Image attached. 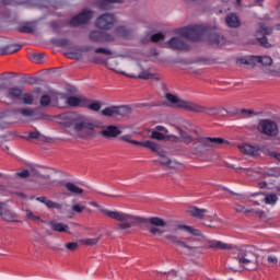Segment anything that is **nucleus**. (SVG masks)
<instances>
[{
    "mask_svg": "<svg viewBox=\"0 0 280 280\" xmlns=\"http://www.w3.org/2000/svg\"><path fill=\"white\" fill-rule=\"evenodd\" d=\"M177 131L179 135V141L182 143H194V141H197V143H200L201 148L205 150H218L220 145H229V141L223 138H215V137H199V138H192L191 135H189L187 131L183 130V128L177 127Z\"/></svg>",
    "mask_w": 280,
    "mask_h": 280,
    "instance_id": "7ed1b4c3",
    "label": "nucleus"
},
{
    "mask_svg": "<svg viewBox=\"0 0 280 280\" xmlns=\"http://www.w3.org/2000/svg\"><path fill=\"white\" fill-rule=\"evenodd\" d=\"M7 97L9 100H21V96L23 95V89L22 88H9L7 90Z\"/></svg>",
    "mask_w": 280,
    "mask_h": 280,
    "instance_id": "a878e982",
    "label": "nucleus"
},
{
    "mask_svg": "<svg viewBox=\"0 0 280 280\" xmlns=\"http://www.w3.org/2000/svg\"><path fill=\"white\" fill-rule=\"evenodd\" d=\"M167 102L173 104L175 108H183L184 110H189L190 113H205L206 115H210V117H215L218 115H221L222 117H226V115H230V117H233L235 115H240V113H246V109H234L232 112L226 110L224 107L220 106H205L200 105L190 101H185L178 98V96L167 93L165 95Z\"/></svg>",
    "mask_w": 280,
    "mask_h": 280,
    "instance_id": "f03ea898",
    "label": "nucleus"
},
{
    "mask_svg": "<svg viewBox=\"0 0 280 280\" xmlns=\"http://www.w3.org/2000/svg\"><path fill=\"white\" fill-rule=\"evenodd\" d=\"M68 106H72V107H78L80 106L81 108H84V106H86L89 104V98L79 95V96H69L66 100Z\"/></svg>",
    "mask_w": 280,
    "mask_h": 280,
    "instance_id": "f3484780",
    "label": "nucleus"
},
{
    "mask_svg": "<svg viewBox=\"0 0 280 280\" xmlns=\"http://www.w3.org/2000/svg\"><path fill=\"white\" fill-rule=\"evenodd\" d=\"M209 28L205 25H191L179 30L180 36L188 40H200Z\"/></svg>",
    "mask_w": 280,
    "mask_h": 280,
    "instance_id": "423d86ee",
    "label": "nucleus"
},
{
    "mask_svg": "<svg viewBox=\"0 0 280 280\" xmlns=\"http://www.w3.org/2000/svg\"><path fill=\"white\" fill-rule=\"evenodd\" d=\"M259 66L262 73L267 75H280V67L272 66V59L270 56H259Z\"/></svg>",
    "mask_w": 280,
    "mask_h": 280,
    "instance_id": "1a4fd4ad",
    "label": "nucleus"
},
{
    "mask_svg": "<svg viewBox=\"0 0 280 280\" xmlns=\"http://www.w3.org/2000/svg\"><path fill=\"white\" fill-rule=\"evenodd\" d=\"M85 209L86 206L82 203H75L74 206H72V211H74V213H82V211H84Z\"/></svg>",
    "mask_w": 280,
    "mask_h": 280,
    "instance_id": "6e6d98bb",
    "label": "nucleus"
},
{
    "mask_svg": "<svg viewBox=\"0 0 280 280\" xmlns=\"http://www.w3.org/2000/svg\"><path fill=\"white\" fill-rule=\"evenodd\" d=\"M31 176H36L37 178H44V180H51L49 175H42L36 168L31 170Z\"/></svg>",
    "mask_w": 280,
    "mask_h": 280,
    "instance_id": "8fccbe9b",
    "label": "nucleus"
},
{
    "mask_svg": "<svg viewBox=\"0 0 280 280\" xmlns=\"http://www.w3.org/2000/svg\"><path fill=\"white\" fill-rule=\"evenodd\" d=\"M165 38V34L163 33H155L151 35L150 40L151 43H159V40H163Z\"/></svg>",
    "mask_w": 280,
    "mask_h": 280,
    "instance_id": "3c124183",
    "label": "nucleus"
},
{
    "mask_svg": "<svg viewBox=\"0 0 280 280\" xmlns=\"http://www.w3.org/2000/svg\"><path fill=\"white\" fill-rule=\"evenodd\" d=\"M208 248H217V250H231L233 246L220 241H208Z\"/></svg>",
    "mask_w": 280,
    "mask_h": 280,
    "instance_id": "412c9836",
    "label": "nucleus"
},
{
    "mask_svg": "<svg viewBox=\"0 0 280 280\" xmlns=\"http://www.w3.org/2000/svg\"><path fill=\"white\" fill-rule=\"evenodd\" d=\"M67 191H70V194H74L75 196H80L81 194H84V189L78 187L75 184L73 183H67L65 185Z\"/></svg>",
    "mask_w": 280,
    "mask_h": 280,
    "instance_id": "2f4dec72",
    "label": "nucleus"
},
{
    "mask_svg": "<svg viewBox=\"0 0 280 280\" xmlns=\"http://www.w3.org/2000/svg\"><path fill=\"white\" fill-rule=\"evenodd\" d=\"M102 43H113V40H115V37H113V35L110 34H104L103 33V37H102Z\"/></svg>",
    "mask_w": 280,
    "mask_h": 280,
    "instance_id": "bf43d9fd",
    "label": "nucleus"
},
{
    "mask_svg": "<svg viewBox=\"0 0 280 280\" xmlns=\"http://www.w3.org/2000/svg\"><path fill=\"white\" fill-rule=\"evenodd\" d=\"M24 212H25V218L27 220H32V222H38V221L43 222V220H40V217L34 214V212H32V210L25 209Z\"/></svg>",
    "mask_w": 280,
    "mask_h": 280,
    "instance_id": "37998d69",
    "label": "nucleus"
},
{
    "mask_svg": "<svg viewBox=\"0 0 280 280\" xmlns=\"http://www.w3.org/2000/svg\"><path fill=\"white\" fill-rule=\"evenodd\" d=\"M0 218L4 222H16V214L7 206L2 212H0Z\"/></svg>",
    "mask_w": 280,
    "mask_h": 280,
    "instance_id": "393cba45",
    "label": "nucleus"
},
{
    "mask_svg": "<svg viewBox=\"0 0 280 280\" xmlns=\"http://www.w3.org/2000/svg\"><path fill=\"white\" fill-rule=\"evenodd\" d=\"M65 247L67 248V250H70L71 253L78 250V248H80V245L75 242H71V243H66Z\"/></svg>",
    "mask_w": 280,
    "mask_h": 280,
    "instance_id": "603ef678",
    "label": "nucleus"
},
{
    "mask_svg": "<svg viewBox=\"0 0 280 280\" xmlns=\"http://www.w3.org/2000/svg\"><path fill=\"white\" fill-rule=\"evenodd\" d=\"M140 145H142V148H148V150H151V152H155V154H159V150H161L160 144L150 140L140 142Z\"/></svg>",
    "mask_w": 280,
    "mask_h": 280,
    "instance_id": "c756f323",
    "label": "nucleus"
},
{
    "mask_svg": "<svg viewBox=\"0 0 280 280\" xmlns=\"http://www.w3.org/2000/svg\"><path fill=\"white\" fill-rule=\"evenodd\" d=\"M158 156H160V160L155 161V163H160V165L170 167V170H176V167L180 165V163L170 160V158H167L164 152H158Z\"/></svg>",
    "mask_w": 280,
    "mask_h": 280,
    "instance_id": "a211bd4d",
    "label": "nucleus"
},
{
    "mask_svg": "<svg viewBox=\"0 0 280 280\" xmlns=\"http://www.w3.org/2000/svg\"><path fill=\"white\" fill-rule=\"evenodd\" d=\"M102 213L108 215V218H112V220H117V222H119L116 225L117 231H128L133 226H140L141 229H149V233H151L152 235H161L163 234V231H161V229L167 226V222L159 217L143 218L121 211L110 210H102Z\"/></svg>",
    "mask_w": 280,
    "mask_h": 280,
    "instance_id": "f257e3e1",
    "label": "nucleus"
},
{
    "mask_svg": "<svg viewBox=\"0 0 280 280\" xmlns=\"http://www.w3.org/2000/svg\"><path fill=\"white\" fill-rule=\"evenodd\" d=\"M28 139H40V132L38 130L30 132Z\"/></svg>",
    "mask_w": 280,
    "mask_h": 280,
    "instance_id": "052dcab7",
    "label": "nucleus"
},
{
    "mask_svg": "<svg viewBox=\"0 0 280 280\" xmlns=\"http://www.w3.org/2000/svg\"><path fill=\"white\" fill-rule=\"evenodd\" d=\"M37 202H42V205H45L48 209H62V205L56 202V201H52V200H49L47 197H37L36 198Z\"/></svg>",
    "mask_w": 280,
    "mask_h": 280,
    "instance_id": "4be33fe9",
    "label": "nucleus"
},
{
    "mask_svg": "<svg viewBox=\"0 0 280 280\" xmlns=\"http://www.w3.org/2000/svg\"><path fill=\"white\" fill-rule=\"evenodd\" d=\"M129 78H139L140 80H154V74L143 70L139 74H129Z\"/></svg>",
    "mask_w": 280,
    "mask_h": 280,
    "instance_id": "f704fd0d",
    "label": "nucleus"
},
{
    "mask_svg": "<svg viewBox=\"0 0 280 280\" xmlns=\"http://www.w3.org/2000/svg\"><path fill=\"white\" fill-rule=\"evenodd\" d=\"M21 49V45L13 44L7 47L0 48V56H5V54H16Z\"/></svg>",
    "mask_w": 280,
    "mask_h": 280,
    "instance_id": "7c9ffc66",
    "label": "nucleus"
},
{
    "mask_svg": "<svg viewBox=\"0 0 280 280\" xmlns=\"http://www.w3.org/2000/svg\"><path fill=\"white\" fill-rule=\"evenodd\" d=\"M259 150L250 144H246V155L247 156H257Z\"/></svg>",
    "mask_w": 280,
    "mask_h": 280,
    "instance_id": "09e8293b",
    "label": "nucleus"
},
{
    "mask_svg": "<svg viewBox=\"0 0 280 280\" xmlns=\"http://www.w3.org/2000/svg\"><path fill=\"white\" fill-rule=\"evenodd\" d=\"M98 243H100V237L79 240V244H82L83 246H97Z\"/></svg>",
    "mask_w": 280,
    "mask_h": 280,
    "instance_id": "4c0bfd02",
    "label": "nucleus"
},
{
    "mask_svg": "<svg viewBox=\"0 0 280 280\" xmlns=\"http://www.w3.org/2000/svg\"><path fill=\"white\" fill-rule=\"evenodd\" d=\"M225 23L228 27L236 28L242 25V21L240 20V16L235 13H230L225 16Z\"/></svg>",
    "mask_w": 280,
    "mask_h": 280,
    "instance_id": "aec40b11",
    "label": "nucleus"
},
{
    "mask_svg": "<svg viewBox=\"0 0 280 280\" xmlns=\"http://www.w3.org/2000/svg\"><path fill=\"white\" fill-rule=\"evenodd\" d=\"M115 15L110 13H105L96 19L95 23L98 30H112L113 25H115Z\"/></svg>",
    "mask_w": 280,
    "mask_h": 280,
    "instance_id": "9b49d317",
    "label": "nucleus"
},
{
    "mask_svg": "<svg viewBox=\"0 0 280 280\" xmlns=\"http://www.w3.org/2000/svg\"><path fill=\"white\" fill-rule=\"evenodd\" d=\"M177 229H179V231H186V233H189L190 235H195V237H205V234H202L200 230L190 225L179 224L177 225Z\"/></svg>",
    "mask_w": 280,
    "mask_h": 280,
    "instance_id": "b1692460",
    "label": "nucleus"
},
{
    "mask_svg": "<svg viewBox=\"0 0 280 280\" xmlns=\"http://www.w3.org/2000/svg\"><path fill=\"white\" fill-rule=\"evenodd\" d=\"M116 34L118 36H121L122 38H126L130 36V34H132V31H130V28H127L126 26H118L116 28Z\"/></svg>",
    "mask_w": 280,
    "mask_h": 280,
    "instance_id": "58836bf2",
    "label": "nucleus"
},
{
    "mask_svg": "<svg viewBox=\"0 0 280 280\" xmlns=\"http://www.w3.org/2000/svg\"><path fill=\"white\" fill-rule=\"evenodd\" d=\"M223 189L234 196V211H236V213H246V196L231 191L228 188Z\"/></svg>",
    "mask_w": 280,
    "mask_h": 280,
    "instance_id": "f8f14e48",
    "label": "nucleus"
},
{
    "mask_svg": "<svg viewBox=\"0 0 280 280\" xmlns=\"http://www.w3.org/2000/svg\"><path fill=\"white\" fill-rule=\"evenodd\" d=\"M164 238L170 242V244H174L175 246H179V248H185L186 250H188L189 255H198V253H202V250H205L203 246H196L192 244H189L185 241H183V238L176 234H165Z\"/></svg>",
    "mask_w": 280,
    "mask_h": 280,
    "instance_id": "39448f33",
    "label": "nucleus"
},
{
    "mask_svg": "<svg viewBox=\"0 0 280 280\" xmlns=\"http://www.w3.org/2000/svg\"><path fill=\"white\" fill-rule=\"evenodd\" d=\"M58 45H60V47H69V45H71V42H69V39H59L58 40Z\"/></svg>",
    "mask_w": 280,
    "mask_h": 280,
    "instance_id": "e2e57ef3",
    "label": "nucleus"
},
{
    "mask_svg": "<svg viewBox=\"0 0 280 280\" xmlns=\"http://www.w3.org/2000/svg\"><path fill=\"white\" fill-rule=\"evenodd\" d=\"M18 176H20V178H30L31 173H30V171L24 170V171L18 173Z\"/></svg>",
    "mask_w": 280,
    "mask_h": 280,
    "instance_id": "680f3d73",
    "label": "nucleus"
},
{
    "mask_svg": "<svg viewBox=\"0 0 280 280\" xmlns=\"http://www.w3.org/2000/svg\"><path fill=\"white\" fill-rule=\"evenodd\" d=\"M246 213H255L260 219L266 218V212L264 210L247 209Z\"/></svg>",
    "mask_w": 280,
    "mask_h": 280,
    "instance_id": "5fc2aeb1",
    "label": "nucleus"
},
{
    "mask_svg": "<svg viewBox=\"0 0 280 280\" xmlns=\"http://www.w3.org/2000/svg\"><path fill=\"white\" fill-rule=\"evenodd\" d=\"M95 54H104V56H113V51L108 48H96Z\"/></svg>",
    "mask_w": 280,
    "mask_h": 280,
    "instance_id": "4d7b16f0",
    "label": "nucleus"
},
{
    "mask_svg": "<svg viewBox=\"0 0 280 280\" xmlns=\"http://www.w3.org/2000/svg\"><path fill=\"white\" fill-rule=\"evenodd\" d=\"M90 19H93V12L90 10H83L81 13L71 19L70 25H73V27L84 25Z\"/></svg>",
    "mask_w": 280,
    "mask_h": 280,
    "instance_id": "ddd939ff",
    "label": "nucleus"
},
{
    "mask_svg": "<svg viewBox=\"0 0 280 280\" xmlns=\"http://www.w3.org/2000/svg\"><path fill=\"white\" fill-rule=\"evenodd\" d=\"M44 224H47V226H50L52 231L56 233H71L69 231V225L63 222H56V221H47V220H42Z\"/></svg>",
    "mask_w": 280,
    "mask_h": 280,
    "instance_id": "2eb2a0df",
    "label": "nucleus"
},
{
    "mask_svg": "<svg viewBox=\"0 0 280 280\" xmlns=\"http://www.w3.org/2000/svg\"><path fill=\"white\" fill-rule=\"evenodd\" d=\"M20 97L22 104H26L27 106H32V104H34V96L30 93L22 94Z\"/></svg>",
    "mask_w": 280,
    "mask_h": 280,
    "instance_id": "79ce46f5",
    "label": "nucleus"
},
{
    "mask_svg": "<svg viewBox=\"0 0 280 280\" xmlns=\"http://www.w3.org/2000/svg\"><path fill=\"white\" fill-rule=\"evenodd\" d=\"M246 66L247 69H255V67H259V56H247Z\"/></svg>",
    "mask_w": 280,
    "mask_h": 280,
    "instance_id": "72a5a7b5",
    "label": "nucleus"
},
{
    "mask_svg": "<svg viewBox=\"0 0 280 280\" xmlns=\"http://www.w3.org/2000/svg\"><path fill=\"white\" fill-rule=\"evenodd\" d=\"M16 113L22 115V117H34L36 112L33 108H19Z\"/></svg>",
    "mask_w": 280,
    "mask_h": 280,
    "instance_id": "ea45409f",
    "label": "nucleus"
},
{
    "mask_svg": "<svg viewBox=\"0 0 280 280\" xmlns=\"http://www.w3.org/2000/svg\"><path fill=\"white\" fill-rule=\"evenodd\" d=\"M267 261L269 264H275V265L279 264V259L277 258V256H268Z\"/></svg>",
    "mask_w": 280,
    "mask_h": 280,
    "instance_id": "69168bd1",
    "label": "nucleus"
},
{
    "mask_svg": "<svg viewBox=\"0 0 280 280\" xmlns=\"http://www.w3.org/2000/svg\"><path fill=\"white\" fill-rule=\"evenodd\" d=\"M150 139H154L155 141H165V135L160 131L152 130L149 136Z\"/></svg>",
    "mask_w": 280,
    "mask_h": 280,
    "instance_id": "a18cd8bd",
    "label": "nucleus"
},
{
    "mask_svg": "<svg viewBox=\"0 0 280 280\" xmlns=\"http://www.w3.org/2000/svg\"><path fill=\"white\" fill-rule=\"evenodd\" d=\"M166 47L168 49H176L177 51H183L187 49V44L185 43V40H183V38L175 36L166 43Z\"/></svg>",
    "mask_w": 280,
    "mask_h": 280,
    "instance_id": "dca6fc26",
    "label": "nucleus"
},
{
    "mask_svg": "<svg viewBox=\"0 0 280 280\" xmlns=\"http://www.w3.org/2000/svg\"><path fill=\"white\" fill-rule=\"evenodd\" d=\"M130 113H132V110L126 105L110 106L101 110L103 117H126L130 115Z\"/></svg>",
    "mask_w": 280,
    "mask_h": 280,
    "instance_id": "6e6552de",
    "label": "nucleus"
},
{
    "mask_svg": "<svg viewBox=\"0 0 280 280\" xmlns=\"http://www.w3.org/2000/svg\"><path fill=\"white\" fill-rule=\"evenodd\" d=\"M39 104L43 108H47V106L51 104V96L47 94L42 95V97L39 98Z\"/></svg>",
    "mask_w": 280,
    "mask_h": 280,
    "instance_id": "49530a36",
    "label": "nucleus"
},
{
    "mask_svg": "<svg viewBox=\"0 0 280 280\" xmlns=\"http://www.w3.org/2000/svg\"><path fill=\"white\" fill-rule=\"evenodd\" d=\"M209 42L211 45H219V47H222V45L226 44V38L218 33H212L209 37Z\"/></svg>",
    "mask_w": 280,
    "mask_h": 280,
    "instance_id": "cd10ccee",
    "label": "nucleus"
},
{
    "mask_svg": "<svg viewBox=\"0 0 280 280\" xmlns=\"http://www.w3.org/2000/svg\"><path fill=\"white\" fill-rule=\"evenodd\" d=\"M257 253H258L257 247L253 245H247L246 270H257V268H259V262L257 261L259 255Z\"/></svg>",
    "mask_w": 280,
    "mask_h": 280,
    "instance_id": "9d476101",
    "label": "nucleus"
},
{
    "mask_svg": "<svg viewBox=\"0 0 280 280\" xmlns=\"http://www.w3.org/2000/svg\"><path fill=\"white\" fill-rule=\"evenodd\" d=\"M120 141H125L126 143H132V145H140L141 142L137 140H132V136L125 135L119 138Z\"/></svg>",
    "mask_w": 280,
    "mask_h": 280,
    "instance_id": "de8ad7c7",
    "label": "nucleus"
},
{
    "mask_svg": "<svg viewBox=\"0 0 280 280\" xmlns=\"http://www.w3.org/2000/svg\"><path fill=\"white\" fill-rule=\"evenodd\" d=\"M18 30L20 34H34L36 32V22H26Z\"/></svg>",
    "mask_w": 280,
    "mask_h": 280,
    "instance_id": "bb28decb",
    "label": "nucleus"
},
{
    "mask_svg": "<svg viewBox=\"0 0 280 280\" xmlns=\"http://www.w3.org/2000/svg\"><path fill=\"white\" fill-rule=\"evenodd\" d=\"M246 115H247V117H255L257 115H261V113L255 112L254 109H247Z\"/></svg>",
    "mask_w": 280,
    "mask_h": 280,
    "instance_id": "0e129e2a",
    "label": "nucleus"
},
{
    "mask_svg": "<svg viewBox=\"0 0 280 280\" xmlns=\"http://www.w3.org/2000/svg\"><path fill=\"white\" fill-rule=\"evenodd\" d=\"M271 156H273V159H277V161H280V154L277 152H271Z\"/></svg>",
    "mask_w": 280,
    "mask_h": 280,
    "instance_id": "774afa93",
    "label": "nucleus"
},
{
    "mask_svg": "<svg viewBox=\"0 0 280 280\" xmlns=\"http://www.w3.org/2000/svg\"><path fill=\"white\" fill-rule=\"evenodd\" d=\"M165 141H173V143L180 142V138L174 135H167L165 136Z\"/></svg>",
    "mask_w": 280,
    "mask_h": 280,
    "instance_id": "13d9d810",
    "label": "nucleus"
},
{
    "mask_svg": "<svg viewBox=\"0 0 280 280\" xmlns=\"http://www.w3.org/2000/svg\"><path fill=\"white\" fill-rule=\"evenodd\" d=\"M258 130L266 137H279V125L272 119H260Z\"/></svg>",
    "mask_w": 280,
    "mask_h": 280,
    "instance_id": "0eeeda50",
    "label": "nucleus"
},
{
    "mask_svg": "<svg viewBox=\"0 0 280 280\" xmlns=\"http://www.w3.org/2000/svg\"><path fill=\"white\" fill-rule=\"evenodd\" d=\"M45 58V54H34L31 57V60H33V62H37V65H40V62H43V59Z\"/></svg>",
    "mask_w": 280,
    "mask_h": 280,
    "instance_id": "864d4df0",
    "label": "nucleus"
},
{
    "mask_svg": "<svg viewBox=\"0 0 280 280\" xmlns=\"http://www.w3.org/2000/svg\"><path fill=\"white\" fill-rule=\"evenodd\" d=\"M279 200V197H277V194H270V195H267L265 198H264V202L266 205H277V201Z\"/></svg>",
    "mask_w": 280,
    "mask_h": 280,
    "instance_id": "c03bdc74",
    "label": "nucleus"
},
{
    "mask_svg": "<svg viewBox=\"0 0 280 280\" xmlns=\"http://www.w3.org/2000/svg\"><path fill=\"white\" fill-rule=\"evenodd\" d=\"M189 215L192 218H197L198 220H203L205 213H207V209H200L198 207H192L188 210Z\"/></svg>",
    "mask_w": 280,
    "mask_h": 280,
    "instance_id": "c85d7f7f",
    "label": "nucleus"
},
{
    "mask_svg": "<svg viewBox=\"0 0 280 280\" xmlns=\"http://www.w3.org/2000/svg\"><path fill=\"white\" fill-rule=\"evenodd\" d=\"M106 67H108V69H110V71H115V73H120L121 75H126V72L121 71L119 63L115 59H112L110 61H108L106 63Z\"/></svg>",
    "mask_w": 280,
    "mask_h": 280,
    "instance_id": "473e14b6",
    "label": "nucleus"
},
{
    "mask_svg": "<svg viewBox=\"0 0 280 280\" xmlns=\"http://www.w3.org/2000/svg\"><path fill=\"white\" fill-rule=\"evenodd\" d=\"M89 38L92 40V43H102L103 33L100 31H92L89 35Z\"/></svg>",
    "mask_w": 280,
    "mask_h": 280,
    "instance_id": "e433bc0d",
    "label": "nucleus"
},
{
    "mask_svg": "<svg viewBox=\"0 0 280 280\" xmlns=\"http://www.w3.org/2000/svg\"><path fill=\"white\" fill-rule=\"evenodd\" d=\"M100 135L104 137L105 139H115L121 135V130L119 127L115 125H109L106 127H103V130L100 131Z\"/></svg>",
    "mask_w": 280,
    "mask_h": 280,
    "instance_id": "4468645a",
    "label": "nucleus"
},
{
    "mask_svg": "<svg viewBox=\"0 0 280 280\" xmlns=\"http://www.w3.org/2000/svg\"><path fill=\"white\" fill-rule=\"evenodd\" d=\"M155 131H156V132H165V133L168 132L167 128H165V127H163V126H156V127H155Z\"/></svg>",
    "mask_w": 280,
    "mask_h": 280,
    "instance_id": "338daca9",
    "label": "nucleus"
},
{
    "mask_svg": "<svg viewBox=\"0 0 280 280\" xmlns=\"http://www.w3.org/2000/svg\"><path fill=\"white\" fill-rule=\"evenodd\" d=\"M257 43L265 49H272V44H270L266 36L257 37L255 40H248L247 45H257Z\"/></svg>",
    "mask_w": 280,
    "mask_h": 280,
    "instance_id": "5701e85b",
    "label": "nucleus"
},
{
    "mask_svg": "<svg viewBox=\"0 0 280 280\" xmlns=\"http://www.w3.org/2000/svg\"><path fill=\"white\" fill-rule=\"evenodd\" d=\"M236 253L238 256L235 258L234 264H238V265H241V268H244V265L246 264L245 254H244V252H242L240 249H237Z\"/></svg>",
    "mask_w": 280,
    "mask_h": 280,
    "instance_id": "a19ab883",
    "label": "nucleus"
},
{
    "mask_svg": "<svg viewBox=\"0 0 280 280\" xmlns=\"http://www.w3.org/2000/svg\"><path fill=\"white\" fill-rule=\"evenodd\" d=\"M83 108H89L90 110H93L94 113H100L102 109V103L95 101L94 103H91V101L88 100V104L83 106Z\"/></svg>",
    "mask_w": 280,
    "mask_h": 280,
    "instance_id": "c9c22d12",
    "label": "nucleus"
},
{
    "mask_svg": "<svg viewBox=\"0 0 280 280\" xmlns=\"http://www.w3.org/2000/svg\"><path fill=\"white\" fill-rule=\"evenodd\" d=\"M272 32H273V28L270 24L266 22H260L259 27L256 32V36H265V37L272 36Z\"/></svg>",
    "mask_w": 280,
    "mask_h": 280,
    "instance_id": "6ab92c4d",
    "label": "nucleus"
},
{
    "mask_svg": "<svg viewBox=\"0 0 280 280\" xmlns=\"http://www.w3.org/2000/svg\"><path fill=\"white\" fill-rule=\"evenodd\" d=\"M66 119H68V126H70L74 132H86V135H93V130H95V125L93 122L75 113L67 114Z\"/></svg>",
    "mask_w": 280,
    "mask_h": 280,
    "instance_id": "20e7f679",
    "label": "nucleus"
}]
</instances>
